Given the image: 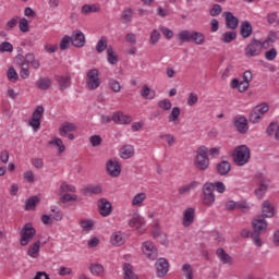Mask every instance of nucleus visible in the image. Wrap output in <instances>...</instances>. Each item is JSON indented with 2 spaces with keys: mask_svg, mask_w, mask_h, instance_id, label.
<instances>
[{
  "mask_svg": "<svg viewBox=\"0 0 279 279\" xmlns=\"http://www.w3.org/2000/svg\"><path fill=\"white\" fill-rule=\"evenodd\" d=\"M274 205L269 201H264L262 206V216H257L252 221L253 232L251 234V239L256 245V247L263 246V241L260 240V234L267 230V220L265 217L271 218L274 217Z\"/></svg>",
  "mask_w": 279,
  "mask_h": 279,
  "instance_id": "f257e3e1",
  "label": "nucleus"
},
{
  "mask_svg": "<svg viewBox=\"0 0 279 279\" xmlns=\"http://www.w3.org/2000/svg\"><path fill=\"white\" fill-rule=\"evenodd\" d=\"M194 167H196L198 171H206V169L210 167V158H208V148L206 146H199L197 148Z\"/></svg>",
  "mask_w": 279,
  "mask_h": 279,
  "instance_id": "f03ea898",
  "label": "nucleus"
},
{
  "mask_svg": "<svg viewBox=\"0 0 279 279\" xmlns=\"http://www.w3.org/2000/svg\"><path fill=\"white\" fill-rule=\"evenodd\" d=\"M251 156L250 147H247V145H240L234 149L233 160L238 167H243V165L250 162Z\"/></svg>",
  "mask_w": 279,
  "mask_h": 279,
  "instance_id": "7ed1b4c3",
  "label": "nucleus"
},
{
  "mask_svg": "<svg viewBox=\"0 0 279 279\" xmlns=\"http://www.w3.org/2000/svg\"><path fill=\"white\" fill-rule=\"evenodd\" d=\"M263 49H267L265 43L253 38L251 43L246 46L244 53L246 58H255L256 56H260V53H263Z\"/></svg>",
  "mask_w": 279,
  "mask_h": 279,
  "instance_id": "20e7f679",
  "label": "nucleus"
},
{
  "mask_svg": "<svg viewBox=\"0 0 279 279\" xmlns=\"http://www.w3.org/2000/svg\"><path fill=\"white\" fill-rule=\"evenodd\" d=\"M15 63L20 68L27 66V64H31V66L35 70L40 69V60L36 59V56H34V53H26L25 56L17 54L15 57Z\"/></svg>",
  "mask_w": 279,
  "mask_h": 279,
  "instance_id": "39448f33",
  "label": "nucleus"
},
{
  "mask_svg": "<svg viewBox=\"0 0 279 279\" xmlns=\"http://www.w3.org/2000/svg\"><path fill=\"white\" fill-rule=\"evenodd\" d=\"M269 112V105L267 102L257 105L253 110L251 111L248 116V121L251 123H260L263 117Z\"/></svg>",
  "mask_w": 279,
  "mask_h": 279,
  "instance_id": "423d86ee",
  "label": "nucleus"
},
{
  "mask_svg": "<svg viewBox=\"0 0 279 279\" xmlns=\"http://www.w3.org/2000/svg\"><path fill=\"white\" fill-rule=\"evenodd\" d=\"M99 86H101V78H99V70H89L86 74V88H88V90H97Z\"/></svg>",
  "mask_w": 279,
  "mask_h": 279,
  "instance_id": "0eeeda50",
  "label": "nucleus"
},
{
  "mask_svg": "<svg viewBox=\"0 0 279 279\" xmlns=\"http://www.w3.org/2000/svg\"><path fill=\"white\" fill-rule=\"evenodd\" d=\"M215 184L213 183H205L203 185V195H202V202L204 206H213L215 204Z\"/></svg>",
  "mask_w": 279,
  "mask_h": 279,
  "instance_id": "6e6552de",
  "label": "nucleus"
},
{
  "mask_svg": "<svg viewBox=\"0 0 279 279\" xmlns=\"http://www.w3.org/2000/svg\"><path fill=\"white\" fill-rule=\"evenodd\" d=\"M20 234H21L20 243L21 245L25 246L27 245V243L32 241V239H34V236H36V229L32 226L31 222H27L22 228Z\"/></svg>",
  "mask_w": 279,
  "mask_h": 279,
  "instance_id": "1a4fd4ad",
  "label": "nucleus"
},
{
  "mask_svg": "<svg viewBox=\"0 0 279 279\" xmlns=\"http://www.w3.org/2000/svg\"><path fill=\"white\" fill-rule=\"evenodd\" d=\"M257 178L259 187L255 190V195L258 197V199H263V197H265V193H267L269 189V184H271V181L264 178L263 174H258Z\"/></svg>",
  "mask_w": 279,
  "mask_h": 279,
  "instance_id": "9d476101",
  "label": "nucleus"
},
{
  "mask_svg": "<svg viewBox=\"0 0 279 279\" xmlns=\"http://www.w3.org/2000/svg\"><path fill=\"white\" fill-rule=\"evenodd\" d=\"M70 38L72 40L73 47H76L77 49H82V47L86 45V36L84 33H82V31H73Z\"/></svg>",
  "mask_w": 279,
  "mask_h": 279,
  "instance_id": "9b49d317",
  "label": "nucleus"
},
{
  "mask_svg": "<svg viewBox=\"0 0 279 279\" xmlns=\"http://www.w3.org/2000/svg\"><path fill=\"white\" fill-rule=\"evenodd\" d=\"M142 250L145 256L149 258V260H156V258H158V250H156V246H154V243L144 242L142 244Z\"/></svg>",
  "mask_w": 279,
  "mask_h": 279,
  "instance_id": "f8f14e48",
  "label": "nucleus"
},
{
  "mask_svg": "<svg viewBox=\"0 0 279 279\" xmlns=\"http://www.w3.org/2000/svg\"><path fill=\"white\" fill-rule=\"evenodd\" d=\"M98 210L102 217H110L112 215V204L106 198H100L98 201Z\"/></svg>",
  "mask_w": 279,
  "mask_h": 279,
  "instance_id": "ddd939ff",
  "label": "nucleus"
},
{
  "mask_svg": "<svg viewBox=\"0 0 279 279\" xmlns=\"http://www.w3.org/2000/svg\"><path fill=\"white\" fill-rule=\"evenodd\" d=\"M155 267L157 269V276L158 278H165L166 274H169V262L165 258H159Z\"/></svg>",
  "mask_w": 279,
  "mask_h": 279,
  "instance_id": "4468645a",
  "label": "nucleus"
},
{
  "mask_svg": "<svg viewBox=\"0 0 279 279\" xmlns=\"http://www.w3.org/2000/svg\"><path fill=\"white\" fill-rule=\"evenodd\" d=\"M106 169L111 178H119V175H121V165L117 160H109Z\"/></svg>",
  "mask_w": 279,
  "mask_h": 279,
  "instance_id": "2eb2a0df",
  "label": "nucleus"
},
{
  "mask_svg": "<svg viewBox=\"0 0 279 279\" xmlns=\"http://www.w3.org/2000/svg\"><path fill=\"white\" fill-rule=\"evenodd\" d=\"M113 123L118 125H128V123H132V117L123 113V112H116L111 117Z\"/></svg>",
  "mask_w": 279,
  "mask_h": 279,
  "instance_id": "dca6fc26",
  "label": "nucleus"
},
{
  "mask_svg": "<svg viewBox=\"0 0 279 279\" xmlns=\"http://www.w3.org/2000/svg\"><path fill=\"white\" fill-rule=\"evenodd\" d=\"M253 80L252 71L247 70L243 74V81L240 82V85L238 87L239 93H245L247 88H250V83Z\"/></svg>",
  "mask_w": 279,
  "mask_h": 279,
  "instance_id": "f3484780",
  "label": "nucleus"
},
{
  "mask_svg": "<svg viewBox=\"0 0 279 279\" xmlns=\"http://www.w3.org/2000/svg\"><path fill=\"white\" fill-rule=\"evenodd\" d=\"M225 21L228 29H236L239 27V17L234 16L232 12H225Z\"/></svg>",
  "mask_w": 279,
  "mask_h": 279,
  "instance_id": "a211bd4d",
  "label": "nucleus"
},
{
  "mask_svg": "<svg viewBox=\"0 0 279 279\" xmlns=\"http://www.w3.org/2000/svg\"><path fill=\"white\" fill-rule=\"evenodd\" d=\"M233 123L240 134H247V130H250V126H247V118L245 117H240L235 118L233 120Z\"/></svg>",
  "mask_w": 279,
  "mask_h": 279,
  "instance_id": "6ab92c4d",
  "label": "nucleus"
},
{
  "mask_svg": "<svg viewBox=\"0 0 279 279\" xmlns=\"http://www.w3.org/2000/svg\"><path fill=\"white\" fill-rule=\"evenodd\" d=\"M195 221V209L193 207H189L183 213V227L189 228Z\"/></svg>",
  "mask_w": 279,
  "mask_h": 279,
  "instance_id": "aec40b11",
  "label": "nucleus"
},
{
  "mask_svg": "<svg viewBox=\"0 0 279 279\" xmlns=\"http://www.w3.org/2000/svg\"><path fill=\"white\" fill-rule=\"evenodd\" d=\"M254 32V28L252 27V24L248 21H244L240 25V36L242 38H250Z\"/></svg>",
  "mask_w": 279,
  "mask_h": 279,
  "instance_id": "412c9836",
  "label": "nucleus"
},
{
  "mask_svg": "<svg viewBox=\"0 0 279 279\" xmlns=\"http://www.w3.org/2000/svg\"><path fill=\"white\" fill-rule=\"evenodd\" d=\"M54 80L59 84V90H66V88L71 87V75H56Z\"/></svg>",
  "mask_w": 279,
  "mask_h": 279,
  "instance_id": "4be33fe9",
  "label": "nucleus"
},
{
  "mask_svg": "<svg viewBox=\"0 0 279 279\" xmlns=\"http://www.w3.org/2000/svg\"><path fill=\"white\" fill-rule=\"evenodd\" d=\"M216 255L219 258L220 263H222V265H232L233 259L230 254L226 253V250L218 248L216 251Z\"/></svg>",
  "mask_w": 279,
  "mask_h": 279,
  "instance_id": "5701e85b",
  "label": "nucleus"
},
{
  "mask_svg": "<svg viewBox=\"0 0 279 279\" xmlns=\"http://www.w3.org/2000/svg\"><path fill=\"white\" fill-rule=\"evenodd\" d=\"M216 169L219 175H228L232 169V166L227 160H222L220 163L216 165Z\"/></svg>",
  "mask_w": 279,
  "mask_h": 279,
  "instance_id": "b1692460",
  "label": "nucleus"
},
{
  "mask_svg": "<svg viewBox=\"0 0 279 279\" xmlns=\"http://www.w3.org/2000/svg\"><path fill=\"white\" fill-rule=\"evenodd\" d=\"M77 130V126L72 122H64L61 128H59V134L60 136H66L70 132H75Z\"/></svg>",
  "mask_w": 279,
  "mask_h": 279,
  "instance_id": "393cba45",
  "label": "nucleus"
},
{
  "mask_svg": "<svg viewBox=\"0 0 279 279\" xmlns=\"http://www.w3.org/2000/svg\"><path fill=\"white\" fill-rule=\"evenodd\" d=\"M120 19L123 23H132V20L134 19V10L130 7L124 8Z\"/></svg>",
  "mask_w": 279,
  "mask_h": 279,
  "instance_id": "a878e982",
  "label": "nucleus"
},
{
  "mask_svg": "<svg viewBox=\"0 0 279 279\" xmlns=\"http://www.w3.org/2000/svg\"><path fill=\"white\" fill-rule=\"evenodd\" d=\"M129 226L130 228H134L135 226L137 227V230H141V228H145V222L143 221V218L138 214H134L132 219L129 220Z\"/></svg>",
  "mask_w": 279,
  "mask_h": 279,
  "instance_id": "bb28decb",
  "label": "nucleus"
},
{
  "mask_svg": "<svg viewBox=\"0 0 279 279\" xmlns=\"http://www.w3.org/2000/svg\"><path fill=\"white\" fill-rule=\"evenodd\" d=\"M132 156H134V146L124 145L120 149V157L123 158V160H128V158H132Z\"/></svg>",
  "mask_w": 279,
  "mask_h": 279,
  "instance_id": "cd10ccee",
  "label": "nucleus"
},
{
  "mask_svg": "<svg viewBox=\"0 0 279 279\" xmlns=\"http://www.w3.org/2000/svg\"><path fill=\"white\" fill-rule=\"evenodd\" d=\"M35 84L39 90H49V88H51V78L40 77Z\"/></svg>",
  "mask_w": 279,
  "mask_h": 279,
  "instance_id": "c85d7f7f",
  "label": "nucleus"
},
{
  "mask_svg": "<svg viewBox=\"0 0 279 279\" xmlns=\"http://www.w3.org/2000/svg\"><path fill=\"white\" fill-rule=\"evenodd\" d=\"M191 43H194L195 45H204L206 43V35L202 32L193 31Z\"/></svg>",
  "mask_w": 279,
  "mask_h": 279,
  "instance_id": "c756f323",
  "label": "nucleus"
},
{
  "mask_svg": "<svg viewBox=\"0 0 279 279\" xmlns=\"http://www.w3.org/2000/svg\"><path fill=\"white\" fill-rule=\"evenodd\" d=\"M102 187L101 185H87L83 193L84 195H101Z\"/></svg>",
  "mask_w": 279,
  "mask_h": 279,
  "instance_id": "7c9ffc66",
  "label": "nucleus"
},
{
  "mask_svg": "<svg viewBox=\"0 0 279 279\" xmlns=\"http://www.w3.org/2000/svg\"><path fill=\"white\" fill-rule=\"evenodd\" d=\"M141 97H143V99H155L156 92L149 88L148 85H144L141 90Z\"/></svg>",
  "mask_w": 279,
  "mask_h": 279,
  "instance_id": "2f4dec72",
  "label": "nucleus"
},
{
  "mask_svg": "<svg viewBox=\"0 0 279 279\" xmlns=\"http://www.w3.org/2000/svg\"><path fill=\"white\" fill-rule=\"evenodd\" d=\"M99 10L101 9L96 4H84L81 9V13L84 14L85 16H88V14L99 12Z\"/></svg>",
  "mask_w": 279,
  "mask_h": 279,
  "instance_id": "473e14b6",
  "label": "nucleus"
},
{
  "mask_svg": "<svg viewBox=\"0 0 279 279\" xmlns=\"http://www.w3.org/2000/svg\"><path fill=\"white\" fill-rule=\"evenodd\" d=\"M194 189H197V182L192 181L187 185H183L179 187V195H187V193H191L194 191Z\"/></svg>",
  "mask_w": 279,
  "mask_h": 279,
  "instance_id": "72a5a7b5",
  "label": "nucleus"
},
{
  "mask_svg": "<svg viewBox=\"0 0 279 279\" xmlns=\"http://www.w3.org/2000/svg\"><path fill=\"white\" fill-rule=\"evenodd\" d=\"M124 279H138V277L134 274V268L131 264H124L123 266Z\"/></svg>",
  "mask_w": 279,
  "mask_h": 279,
  "instance_id": "f704fd0d",
  "label": "nucleus"
},
{
  "mask_svg": "<svg viewBox=\"0 0 279 279\" xmlns=\"http://www.w3.org/2000/svg\"><path fill=\"white\" fill-rule=\"evenodd\" d=\"M77 189L74 185H69L66 182H63L59 187V195L75 193Z\"/></svg>",
  "mask_w": 279,
  "mask_h": 279,
  "instance_id": "c9c22d12",
  "label": "nucleus"
},
{
  "mask_svg": "<svg viewBox=\"0 0 279 279\" xmlns=\"http://www.w3.org/2000/svg\"><path fill=\"white\" fill-rule=\"evenodd\" d=\"M125 243V240L123 239V233L116 232L111 235V244L116 245L117 247L123 245Z\"/></svg>",
  "mask_w": 279,
  "mask_h": 279,
  "instance_id": "e433bc0d",
  "label": "nucleus"
},
{
  "mask_svg": "<svg viewBox=\"0 0 279 279\" xmlns=\"http://www.w3.org/2000/svg\"><path fill=\"white\" fill-rule=\"evenodd\" d=\"M108 47H109L108 46V37L102 36L96 45V51L98 53H104V51H106V49H108Z\"/></svg>",
  "mask_w": 279,
  "mask_h": 279,
  "instance_id": "4c0bfd02",
  "label": "nucleus"
},
{
  "mask_svg": "<svg viewBox=\"0 0 279 279\" xmlns=\"http://www.w3.org/2000/svg\"><path fill=\"white\" fill-rule=\"evenodd\" d=\"M38 252H40V240H38L37 242L29 246L27 254L32 258H36V256H38Z\"/></svg>",
  "mask_w": 279,
  "mask_h": 279,
  "instance_id": "58836bf2",
  "label": "nucleus"
},
{
  "mask_svg": "<svg viewBox=\"0 0 279 279\" xmlns=\"http://www.w3.org/2000/svg\"><path fill=\"white\" fill-rule=\"evenodd\" d=\"M107 60L109 64H117V62H119V57L114 54V50L112 49V46H109L107 48Z\"/></svg>",
  "mask_w": 279,
  "mask_h": 279,
  "instance_id": "ea45409f",
  "label": "nucleus"
},
{
  "mask_svg": "<svg viewBox=\"0 0 279 279\" xmlns=\"http://www.w3.org/2000/svg\"><path fill=\"white\" fill-rule=\"evenodd\" d=\"M178 36H179V40L181 43H191L192 36H193V32L186 31V29L185 31H181Z\"/></svg>",
  "mask_w": 279,
  "mask_h": 279,
  "instance_id": "a19ab883",
  "label": "nucleus"
},
{
  "mask_svg": "<svg viewBox=\"0 0 279 279\" xmlns=\"http://www.w3.org/2000/svg\"><path fill=\"white\" fill-rule=\"evenodd\" d=\"M40 202V198L38 196H32L28 199H26L25 210H33V208H36V204Z\"/></svg>",
  "mask_w": 279,
  "mask_h": 279,
  "instance_id": "79ce46f5",
  "label": "nucleus"
},
{
  "mask_svg": "<svg viewBox=\"0 0 279 279\" xmlns=\"http://www.w3.org/2000/svg\"><path fill=\"white\" fill-rule=\"evenodd\" d=\"M71 44H72L71 36L65 35L61 39L59 47H60L61 51H66V49H69V47H71Z\"/></svg>",
  "mask_w": 279,
  "mask_h": 279,
  "instance_id": "37998d69",
  "label": "nucleus"
},
{
  "mask_svg": "<svg viewBox=\"0 0 279 279\" xmlns=\"http://www.w3.org/2000/svg\"><path fill=\"white\" fill-rule=\"evenodd\" d=\"M222 43L229 44L232 40H236V32H226L221 37Z\"/></svg>",
  "mask_w": 279,
  "mask_h": 279,
  "instance_id": "c03bdc74",
  "label": "nucleus"
},
{
  "mask_svg": "<svg viewBox=\"0 0 279 279\" xmlns=\"http://www.w3.org/2000/svg\"><path fill=\"white\" fill-rule=\"evenodd\" d=\"M182 272L184 278L193 279V266H191V264H184L182 266Z\"/></svg>",
  "mask_w": 279,
  "mask_h": 279,
  "instance_id": "a18cd8bd",
  "label": "nucleus"
},
{
  "mask_svg": "<svg viewBox=\"0 0 279 279\" xmlns=\"http://www.w3.org/2000/svg\"><path fill=\"white\" fill-rule=\"evenodd\" d=\"M80 226L85 232H90L95 226V222L93 220L83 219L81 220Z\"/></svg>",
  "mask_w": 279,
  "mask_h": 279,
  "instance_id": "49530a36",
  "label": "nucleus"
},
{
  "mask_svg": "<svg viewBox=\"0 0 279 279\" xmlns=\"http://www.w3.org/2000/svg\"><path fill=\"white\" fill-rule=\"evenodd\" d=\"M14 51V46L10 44V41H3L0 44V52L1 53H12Z\"/></svg>",
  "mask_w": 279,
  "mask_h": 279,
  "instance_id": "de8ad7c7",
  "label": "nucleus"
},
{
  "mask_svg": "<svg viewBox=\"0 0 279 279\" xmlns=\"http://www.w3.org/2000/svg\"><path fill=\"white\" fill-rule=\"evenodd\" d=\"M90 271L93 276H101L104 274V266L101 264H92Z\"/></svg>",
  "mask_w": 279,
  "mask_h": 279,
  "instance_id": "09e8293b",
  "label": "nucleus"
},
{
  "mask_svg": "<svg viewBox=\"0 0 279 279\" xmlns=\"http://www.w3.org/2000/svg\"><path fill=\"white\" fill-rule=\"evenodd\" d=\"M109 88L113 90V93H121V83L114 78H110L108 83Z\"/></svg>",
  "mask_w": 279,
  "mask_h": 279,
  "instance_id": "8fccbe9b",
  "label": "nucleus"
},
{
  "mask_svg": "<svg viewBox=\"0 0 279 279\" xmlns=\"http://www.w3.org/2000/svg\"><path fill=\"white\" fill-rule=\"evenodd\" d=\"M49 145H56L57 147H59V154L64 153L66 149L60 137H56L54 140L50 141Z\"/></svg>",
  "mask_w": 279,
  "mask_h": 279,
  "instance_id": "3c124183",
  "label": "nucleus"
},
{
  "mask_svg": "<svg viewBox=\"0 0 279 279\" xmlns=\"http://www.w3.org/2000/svg\"><path fill=\"white\" fill-rule=\"evenodd\" d=\"M61 198L60 202L62 204H69V202H76L77 195L75 194H60Z\"/></svg>",
  "mask_w": 279,
  "mask_h": 279,
  "instance_id": "603ef678",
  "label": "nucleus"
},
{
  "mask_svg": "<svg viewBox=\"0 0 279 279\" xmlns=\"http://www.w3.org/2000/svg\"><path fill=\"white\" fill-rule=\"evenodd\" d=\"M178 119H180V107H174L170 112L169 122L173 123L174 121H178Z\"/></svg>",
  "mask_w": 279,
  "mask_h": 279,
  "instance_id": "864d4df0",
  "label": "nucleus"
},
{
  "mask_svg": "<svg viewBox=\"0 0 279 279\" xmlns=\"http://www.w3.org/2000/svg\"><path fill=\"white\" fill-rule=\"evenodd\" d=\"M19 28L23 34H27V32H29V23L27 22V19L23 17L20 20Z\"/></svg>",
  "mask_w": 279,
  "mask_h": 279,
  "instance_id": "5fc2aeb1",
  "label": "nucleus"
},
{
  "mask_svg": "<svg viewBox=\"0 0 279 279\" xmlns=\"http://www.w3.org/2000/svg\"><path fill=\"white\" fill-rule=\"evenodd\" d=\"M7 76L10 82H19V73H16V70H14V68H10L8 70Z\"/></svg>",
  "mask_w": 279,
  "mask_h": 279,
  "instance_id": "6e6d98bb",
  "label": "nucleus"
},
{
  "mask_svg": "<svg viewBox=\"0 0 279 279\" xmlns=\"http://www.w3.org/2000/svg\"><path fill=\"white\" fill-rule=\"evenodd\" d=\"M20 69V77H22V80L29 78V64L22 65Z\"/></svg>",
  "mask_w": 279,
  "mask_h": 279,
  "instance_id": "4d7b16f0",
  "label": "nucleus"
},
{
  "mask_svg": "<svg viewBox=\"0 0 279 279\" xmlns=\"http://www.w3.org/2000/svg\"><path fill=\"white\" fill-rule=\"evenodd\" d=\"M235 209L247 213V210H250V205H247V202L244 201L235 202Z\"/></svg>",
  "mask_w": 279,
  "mask_h": 279,
  "instance_id": "13d9d810",
  "label": "nucleus"
},
{
  "mask_svg": "<svg viewBox=\"0 0 279 279\" xmlns=\"http://www.w3.org/2000/svg\"><path fill=\"white\" fill-rule=\"evenodd\" d=\"M43 114H45V108L43 106H38L33 112V119L40 121V119H43Z\"/></svg>",
  "mask_w": 279,
  "mask_h": 279,
  "instance_id": "bf43d9fd",
  "label": "nucleus"
},
{
  "mask_svg": "<svg viewBox=\"0 0 279 279\" xmlns=\"http://www.w3.org/2000/svg\"><path fill=\"white\" fill-rule=\"evenodd\" d=\"M145 202V193H140L133 197L132 205L138 206L140 204H143Z\"/></svg>",
  "mask_w": 279,
  "mask_h": 279,
  "instance_id": "052dcab7",
  "label": "nucleus"
},
{
  "mask_svg": "<svg viewBox=\"0 0 279 279\" xmlns=\"http://www.w3.org/2000/svg\"><path fill=\"white\" fill-rule=\"evenodd\" d=\"M16 25H19V16L12 17L5 25L8 32L12 31Z\"/></svg>",
  "mask_w": 279,
  "mask_h": 279,
  "instance_id": "680f3d73",
  "label": "nucleus"
},
{
  "mask_svg": "<svg viewBox=\"0 0 279 279\" xmlns=\"http://www.w3.org/2000/svg\"><path fill=\"white\" fill-rule=\"evenodd\" d=\"M277 56H278V50H276V48H271L270 50L265 52V58L268 61L276 60Z\"/></svg>",
  "mask_w": 279,
  "mask_h": 279,
  "instance_id": "e2e57ef3",
  "label": "nucleus"
},
{
  "mask_svg": "<svg viewBox=\"0 0 279 279\" xmlns=\"http://www.w3.org/2000/svg\"><path fill=\"white\" fill-rule=\"evenodd\" d=\"M101 136L99 135H93L89 137V143L92 147H99V145H101Z\"/></svg>",
  "mask_w": 279,
  "mask_h": 279,
  "instance_id": "0e129e2a",
  "label": "nucleus"
},
{
  "mask_svg": "<svg viewBox=\"0 0 279 279\" xmlns=\"http://www.w3.org/2000/svg\"><path fill=\"white\" fill-rule=\"evenodd\" d=\"M199 101V97L195 93H190L187 97V106H195Z\"/></svg>",
  "mask_w": 279,
  "mask_h": 279,
  "instance_id": "69168bd1",
  "label": "nucleus"
},
{
  "mask_svg": "<svg viewBox=\"0 0 279 279\" xmlns=\"http://www.w3.org/2000/svg\"><path fill=\"white\" fill-rule=\"evenodd\" d=\"M158 40H160V32H158V29H154L150 34V43L151 45H157Z\"/></svg>",
  "mask_w": 279,
  "mask_h": 279,
  "instance_id": "338daca9",
  "label": "nucleus"
},
{
  "mask_svg": "<svg viewBox=\"0 0 279 279\" xmlns=\"http://www.w3.org/2000/svg\"><path fill=\"white\" fill-rule=\"evenodd\" d=\"M159 108H162V110H171V100L163 99L158 102Z\"/></svg>",
  "mask_w": 279,
  "mask_h": 279,
  "instance_id": "774afa93",
  "label": "nucleus"
}]
</instances>
